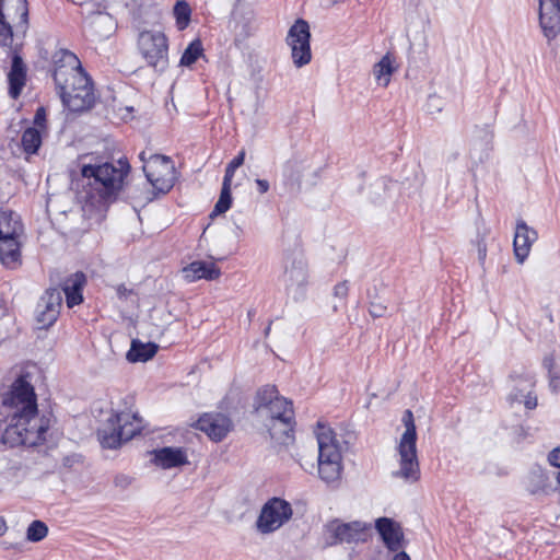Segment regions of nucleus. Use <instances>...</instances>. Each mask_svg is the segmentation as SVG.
I'll return each instance as SVG.
<instances>
[{"label":"nucleus","instance_id":"f257e3e1","mask_svg":"<svg viewBox=\"0 0 560 560\" xmlns=\"http://www.w3.org/2000/svg\"><path fill=\"white\" fill-rule=\"evenodd\" d=\"M82 190L80 199L84 208L98 212L106 211L108 206L116 201L122 190L130 165L126 159H119L116 164L101 163L93 154L80 158Z\"/></svg>","mask_w":560,"mask_h":560},{"label":"nucleus","instance_id":"f03ea898","mask_svg":"<svg viewBox=\"0 0 560 560\" xmlns=\"http://www.w3.org/2000/svg\"><path fill=\"white\" fill-rule=\"evenodd\" d=\"M401 421L405 431L396 447L399 468L393 476L407 482H416L420 479V465L417 454V429L411 410H405Z\"/></svg>","mask_w":560,"mask_h":560},{"label":"nucleus","instance_id":"7ed1b4c3","mask_svg":"<svg viewBox=\"0 0 560 560\" xmlns=\"http://www.w3.org/2000/svg\"><path fill=\"white\" fill-rule=\"evenodd\" d=\"M316 439L319 478L326 483L339 481L342 472V455L334 432L329 428L318 425Z\"/></svg>","mask_w":560,"mask_h":560},{"label":"nucleus","instance_id":"20e7f679","mask_svg":"<svg viewBox=\"0 0 560 560\" xmlns=\"http://www.w3.org/2000/svg\"><path fill=\"white\" fill-rule=\"evenodd\" d=\"M142 429L141 419L136 413L120 412L112 415L98 429V439L105 448H117L131 440Z\"/></svg>","mask_w":560,"mask_h":560},{"label":"nucleus","instance_id":"39448f33","mask_svg":"<svg viewBox=\"0 0 560 560\" xmlns=\"http://www.w3.org/2000/svg\"><path fill=\"white\" fill-rule=\"evenodd\" d=\"M56 88L63 106L70 112L88 110L94 105L93 84L85 71L77 73L66 84H57Z\"/></svg>","mask_w":560,"mask_h":560},{"label":"nucleus","instance_id":"423d86ee","mask_svg":"<svg viewBox=\"0 0 560 560\" xmlns=\"http://www.w3.org/2000/svg\"><path fill=\"white\" fill-rule=\"evenodd\" d=\"M282 282L293 300L304 298L310 282L308 264L302 250L287 253L283 260Z\"/></svg>","mask_w":560,"mask_h":560},{"label":"nucleus","instance_id":"0eeeda50","mask_svg":"<svg viewBox=\"0 0 560 560\" xmlns=\"http://www.w3.org/2000/svg\"><path fill=\"white\" fill-rule=\"evenodd\" d=\"M371 524L365 522L343 523L336 518L325 525V542L327 546L365 542L371 537Z\"/></svg>","mask_w":560,"mask_h":560},{"label":"nucleus","instance_id":"6e6552de","mask_svg":"<svg viewBox=\"0 0 560 560\" xmlns=\"http://www.w3.org/2000/svg\"><path fill=\"white\" fill-rule=\"evenodd\" d=\"M293 515L291 504L281 498L269 499L261 508L255 526L259 534L275 533L288 523Z\"/></svg>","mask_w":560,"mask_h":560},{"label":"nucleus","instance_id":"1a4fd4ad","mask_svg":"<svg viewBox=\"0 0 560 560\" xmlns=\"http://www.w3.org/2000/svg\"><path fill=\"white\" fill-rule=\"evenodd\" d=\"M138 47L148 66L158 71H164L168 65V43L161 32H142L139 35Z\"/></svg>","mask_w":560,"mask_h":560},{"label":"nucleus","instance_id":"9d476101","mask_svg":"<svg viewBox=\"0 0 560 560\" xmlns=\"http://www.w3.org/2000/svg\"><path fill=\"white\" fill-rule=\"evenodd\" d=\"M143 172L152 187L159 192H168L175 184V166L171 158L166 155H150L143 165Z\"/></svg>","mask_w":560,"mask_h":560},{"label":"nucleus","instance_id":"9b49d317","mask_svg":"<svg viewBox=\"0 0 560 560\" xmlns=\"http://www.w3.org/2000/svg\"><path fill=\"white\" fill-rule=\"evenodd\" d=\"M287 44L291 48V57L295 67L301 68L312 59L310 25L305 20L299 19L290 27Z\"/></svg>","mask_w":560,"mask_h":560},{"label":"nucleus","instance_id":"f8f14e48","mask_svg":"<svg viewBox=\"0 0 560 560\" xmlns=\"http://www.w3.org/2000/svg\"><path fill=\"white\" fill-rule=\"evenodd\" d=\"M62 305V293L57 288H49L40 296L36 307V320L40 328H48L58 318Z\"/></svg>","mask_w":560,"mask_h":560},{"label":"nucleus","instance_id":"ddd939ff","mask_svg":"<svg viewBox=\"0 0 560 560\" xmlns=\"http://www.w3.org/2000/svg\"><path fill=\"white\" fill-rule=\"evenodd\" d=\"M54 63V81L56 85L66 84L67 80H70L77 73L84 72L79 58L67 49H60L55 54Z\"/></svg>","mask_w":560,"mask_h":560},{"label":"nucleus","instance_id":"4468645a","mask_svg":"<svg viewBox=\"0 0 560 560\" xmlns=\"http://www.w3.org/2000/svg\"><path fill=\"white\" fill-rule=\"evenodd\" d=\"M539 24L548 40L557 37L560 33V0H539Z\"/></svg>","mask_w":560,"mask_h":560},{"label":"nucleus","instance_id":"2eb2a0df","mask_svg":"<svg viewBox=\"0 0 560 560\" xmlns=\"http://www.w3.org/2000/svg\"><path fill=\"white\" fill-rule=\"evenodd\" d=\"M197 428L214 441L223 440L232 429V421L222 413H206L197 421Z\"/></svg>","mask_w":560,"mask_h":560},{"label":"nucleus","instance_id":"dca6fc26","mask_svg":"<svg viewBox=\"0 0 560 560\" xmlns=\"http://www.w3.org/2000/svg\"><path fill=\"white\" fill-rule=\"evenodd\" d=\"M537 238L538 234L533 228L528 226L523 220L517 221L513 246L516 260L520 264H523L528 257L532 245Z\"/></svg>","mask_w":560,"mask_h":560},{"label":"nucleus","instance_id":"f3484780","mask_svg":"<svg viewBox=\"0 0 560 560\" xmlns=\"http://www.w3.org/2000/svg\"><path fill=\"white\" fill-rule=\"evenodd\" d=\"M375 528L388 550L396 552L401 548L404 533L398 523L388 517H380L375 521Z\"/></svg>","mask_w":560,"mask_h":560},{"label":"nucleus","instance_id":"a211bd4d","mask_svg":"<svg viewBox=\"0 0 560 560\" xmlns=\"http://www.w3.org/2000/svg\"><path fill=\"white\" fill-rule=\"evenodd\" d=\"M27 68L22 57L14 50L11 57V67L7 74L9 82V95L16 100L26 83Z\"/></svg>","mask_w":560,"mask_h":560},{"label":"nucleus","instance_id":"6ab92c4d","mask_svg":"<svg viewBox=\"0 0 560 560\" xmlns=\"http://www.w3.org/2000/svg\"><path fill=\"white\" fill-rule=\"evenodd\" d=\"M294 412L287 411L284 418L268 423V431L277 443L289 445L294 440Z\"/></svg>","mask_w":560,"mask_h":560},{"label":"nucleus","instance_id":"aec40b11","mask_svg":"<svg viewBox=\"0 0 560 560\" xmlns=\"http://www.w3.org/2000/svg\"><path fill=\"white\" fill-rule=\"evenodd\" d=\"M152 462L162 469H171L188 464L186 452L182 447H162L153 451Z\"/></svg>","mask_w":560,"mask_h":560},{"label":"nucleus","instance_id":"412c9836","mask_svg":"<svg viewBox=\"0 0 560 560\" xmlns=\"http://www.w3.org/2000/svg\"><path fill=\"white\" fill-rule=\"evenodd\" d=\"M86 277L83 272L78 271L66 279L62 291L66 295L68 307L79 305L83 301L82 290L85 285Z\"/></svg>","mask_w":560,"mask_h":560},{"label":"nucleus","instance_id":"4be33fe9","mask_svg":"<svg viewBox=\"0 0 560 560\" xmlns=\"http://www.w3.org/2000/svg\"><path fill=\"white\" fill-rule=\"evenodd\" d=\"M183 275L189 282H194L199 279L214 280L219 278L220 270L213 262L198 260L186 266L183 269Z\"/></svg>","mask_w":560,"mask_h":560},{"label":"nucleus","instance_id":"5701e85b","mask_svg":"<svg viewBox=\"0 0 560 560\" xmlns=\"http://www.w3.org/2000/svg\"><path fill=\"white\" fill-rule=\"evenodd\" d=\"M514 385L511 393L508 396V400L511 404L522 402V399L526 394L534 389L535 378L533 375L526 373L524 375H512L511 376Z\"/></svg>","mask_w":560,"mask_h":560},{"label":"nucleus","instance_id":"b1692460","mask_svg":"<svg viewBox=\"0 0 560 560\" xmlns=\"http://www.w3.org/2000/svg\"><path fill=\"white\" fill-rule=\"evenodd\" d=\"M159 347L154 342H141L138 339L132 340L131 347L127 353V359L130 362H147L152 359Z\"/></svg>","mask_w":560,"mask_h":560},{"label":"nucleus","instance_id":"393cba45","mask_svg":"<svg viewBox=\"0 0 560 560\" xmlns=\"http://www.w3.org/2000/svg\"><path fill=\"white\" fill-rule=\"evenodd\" d=\"M23 226L20 217L12 211H0V237L20 236Z\"/></svg>","mask_w":560,"mask_h":560},{"label":"nucleus","instance_id":"a878e982","mask_svg":"<svg viewBox=\"0 0 560 560\" xmlns=\"http://www.w3.org/2000/svg\"><path fill=\"white\" fill-rule=\"evenodd\" d=\"M19 236L0 237V260L10 266L18 261L20 256Z\"/></svg>","mask_w":560,"mask_h":560},{"label":"nucleus","instance_id":"bb28decb","mask_svg":"<svg viewBox=\"0 0 560 560\" xmlns=\"http://www.w3.org/2000/svg\"><path fill=\"white\" fill-rule=\"evenodd\" d=\"M394 71L395 67L393 66V59L389 54H386L373 68L375 80L382 86L388 85Z\"/></svg>","mask_w":560,"mask_h":560},{"label":"nucleus","instance_id":"cd10ccee","mask_svg":"<svg viewBox=\"0 0 560 560\" xmlns=\"http://www.w3.org/2000/svg\"><path fill=\"white\" fill-rule=\"evenodd\" d=\"M3 7L8 11L9 16H11V9H15L20 19L19 25L23 28L26 27L28 23V8L26 0H0V12H2Z\"/></svg>","mask_w":560,"mask_h":560},{"label":"nucleus","instance_id":"c85d7f7f","mask_svg":"<svg viewBox=\"0 0 560 560\" xmlns=\"http://www.w3.org/2000/svg\"><path fill=\"white\" fill-rule=\"evenodd\" d=\"M42 144L40 130L35 127L27 128L22 135V147L25 153L34 154Z\"/></svg>","mask_w":560,"mask_h":560},{"label":"nucleus","instance_id":"c756f323","mask_svg":"<svg viewBox=\"0 0 560 560\" xmlns=\"http://www.w3.org/2000/svg\"><path fill=\"white\" fill-rule=\"evenodd\" d=\"M549 486V479L545 471L540 468H534L528 477V489L532 493L546 491Z\"/></svg>","mask_w":560,"mask_h":560},{"label":"nucleus","instance_id":"7c9ffc66","mask_svg":"<svg viewBox=\"0 0 560 560\" xmlns=\"http://www.w3.org/2000/svg\"><path fill=\"white\" fill-rule=\"evenodd\" d=\"M395 183L386 179H378L371 186V200L381 203L388 197V192L395 188Z\"/></svg>","mask_w":560,"mask_h":560},{"label":"nucleus","instance_id":"2f4dec72","mask_svg":"<svg viewBox=\"0 0 560 560\" xmlns=\"http://www.w3.org/2000/svg\"><path fill=\"white\" fill-rule=\"evenodd\" d=\"M278 398H282V397L278 395V390H277L276 386L267 385V386L262 387L261 389H259L257 393L256 409L257 410H260L261 408L266 409L267 407L271 406L273 404V401H276V399H278Z\"/></svg>","mask_w":560,"mask_h":560},{"label":"nucleus","instance_id":"473e14b6","mask_svg":"<svg viewBox=\"0 0 560 560\" xmlns=\"http://www.w3.org/2000/svg\"><path fill=\"white\" fill-rule=\"evenodd\" d=\"M544 368L548 371L549 387L553 393L560 390V368L552 357H546L542 361Z\"/></svg>","mask_w":560,"mask_h":560},{"label":"nucleus","instance_id":"72a5a7b5","mask_svg":"<svg viewBox=\"0 0 560 560\" xmlns=\"http://www.w3.org/2000/svg\"><path fill=\"white\" fill-rule=\"evenodd\" d=\"M266 409L268 411L269 422L284 418V413H287V411L294 412L292 402L285 398L276 399V401Z\"/></svg>","mask_w":560,"mask_h":560},{"label":"nucleus","instance_id":"f704fd0d","mask_svg":"<svg viewBox=\"0 0 560 560\" xmlns=\"http://www.w3.org/2000/svg\"><path fill=\"white\" fill-rule=\"evenodd\" d=\"M491 139V133L485 131L483 141H474L472 147L470 149V158L479 162H482L485 159H487L490 150Z\"/></svg>","mask_w":560,"mask_h":560},{"label":"nucleus","instance_id":"c9c22d12","mask_svg":"<svg viewBox=\"0 0 560 560\" xmlns=\"http://www.w3.org/2000/svg\"><path fill=\"white\" fill-rule=\"evenodd\" d=\"M203 51L202 44L199 39L191 42L188 47L185 49L182 58L180 65L189 67L197 61V59L201 56Z\"/></svg>","mask_w":560,"mask_h":560},{"label":"nucleus","instance_id":"e433bc0d","mask_svg":"<svg viewBox=\"0 0 560 560\" xmlns=\"http://www.w3.org/2000/svg\"><path fill=\"white\" fill-rule=\"evenodd\" d=\"M48 534L47 525L42 521H33L26 530V538L30 541L37 542L43 540Z\"/></svg>","mask_w":560,"mask_h":560},{"label":"nucleus","instance_id":"4c0bfd02","mask_svg":"<svg viewBox=\"0 0 560 560\" xmlns=\"http://www.w3.org/2000/svg\"><path fill=\"white\" fill-rule=\"evenodd\" d=\"M190 8L185 1H177L174 7V15L179 30L187 27L190 20Z\"/></svg>","mask_w":560,"mask_h":560},{"label":"nucleus","instance_id":"58836bf2","mask_svg":"<svg viewBox=\"0 0 560 560\" xmlns=\"http://www.w3.org/2000/svg\"><path fill=\"white\" fill-rule=\"evenodd\" d=\"M232 205L231 188L222 187L219 200L217 201L210 217H215L226 212Z\"/></svg>","mask_w":560,"mask_h":560},{"label":"nucleus","instance_id":"ea45409f","mask_svg":"<svg viewBox=\"0 0 560 560\" xmlns=\"http://www.w3.org/2000/svg\"><path fill=\"white\" fill-rule=\"evenodd\" d=\"M12 36V25L5 20L4 13L0 12V45L10 47Z\"/></svg>","mask_w":560,"mask_h":560},{"label":"nucleus","instance_id":"a19ab883","mask_svg":"<svg viewBox=\"0 0 560 560\" xmlns=\"http://www.w3.org/2000/svg\"><path fill=\"white\" fill-rule=\"evenodd\" d=\"M90 25L94 28H98L101 26H104V25H109V27L112 26V19L109 15H106V14H102V13H96L94 14L91 19H90Z\"/></svg>","mask_w":560,"mask_h":560},{"label":"nucleus","instance_id":"79ce46f5","mask_svg":"<svg viewBox=\"0 0 560 560\" xmlns=\"http://www.w3.org/2000/svg\"><path fill=\"white\" fill-rule=\"evenodd\" d=\"M45 121H46V112L43 107H39L34 116V125L37 129H44L45 128Z\"/></svg>","mask_w":560,"mask_h":560},{"label":"nucleus","instance_id":"37998d69","mask_svg":"<svg viewBox=\"0 0 560 560\" xmlns=\"http://www.w3.org/2000/svg\"><path fill=\"white\" fill-rule=\"evenodd\" d=\"M522 402L526 409L533 410L537 407V396L530 390L523 397Z\"/></svg>","mask_w":560,"mask_h":560},{"label":"nucleus","instance_id":"c03bdc74","mask_svg":"<svg viewBox=\"0 0 560 560\" xmlns=\"http://www.w3.org/2000/svg\"><path fill=\"white\" fill-rule=\"evenodd\" d=\"M131 480H132L131 477L124 475V474H119V475L115 476L114 485L120 489H126L130 486Z\"/></svg>","mask_w":560,"mask_h":560},{"label":"nucleus","instance_id":"a18cd8bd","mask_svg":"<svg viewBox=\"0 0 560 560\" xmlns=\"http://www.w3.org/2000/svg\"><path fill=\"white\" fill-rule=\"evenodd\" d=\"M349 287L347 281H342L335 285L334 295L336 298L346 299L348 295Z\"/></svg>","mask_w":560,"mask_h":560},{"label":"nucleus","instance_id":"49530a36","mask_svg":"<svg viewBox=\"0 0 560 560\" xmlns=\"http://www.w3.org/2000/svg\"><path fill=\"white\" fill-rule=\"evenodd\" d=\"M235 171L236 170L233 166L228 164V166L225 168V174H224V177H223L222 187L231 188V186H232V178L234 176Z\"/></svg>","mask_w":560,"mask_h":560},{"label":"nucleus","instance_id":"de8ad7c7","mask_svg":"<svg viewBox=\"0 0 560 560\" xmlns=\"http://www.w3.org/2000/svg\"><path fill=\"white\" fill-rule=\"evenodd\" d=\"M10 13H11V16H9L8 13L4 14L5 20L9 19L13 23V25L18 32L21 31L22 33H25L27 26L25 28H23L21 25H19L20 19H19V15L16 14L15 9H11Z\"/></svg>","mask_w":560,"mask_h":560},{"label":"nucleus","instance_id":"09e8293b","mask_svg":"<svg viewBox=\"0 0 560 560\" xmlns=\"http://www.w3.org/2000/svg\"><path fill=\"white\" fill-rule=\"evenodd\" d=\"M477 252H478V259L481 265H483L486 257H487V246L483 241H478L477 243Z\"/></svg>","mask_w":560,"mask_h":560},{"label":"nucleus","instance_id":"8fccbe9b","mask_svg":"<svg viewBox=\"0 0 560 560\" xmlns=\"http://www.w3.org/2000/svg\"><path fill=\"white\" fill-rule=\"evenodd\" d=\"M384 313H385V307L383 305L376 304V303H371L370 314L373 317H381L384 315Z\"/></svg>","mask_w":560,"mask_h":560},{"label":"nucleus","instance_id":"3c124183","mask_svg":"<svg viewBox=\"0 0 560 560\" xmlns=\"http://www.w3.org/2000/svg\"><path fill=\"white\" fill-rule=\"evenodd\" d=\"M245 160V151L242 150L229 164L233 166L235 170H237L240 166L243 165Z\"/></svg>","mask_w":560,"mask_h":560},{"label":"nucleus","instance_id":"603ef678","mask_svg":"<svg viewBox=\"0 0 560 560\" xmlns=\"http://www.w3.org/2000/svg\"><path fill=\"white\" fill-rule=\"evenodd\" d=\"M116 292L119 299H127L130 294L133 293L131 289H128L124 284L118 285Z\"/></svg>","mask_w":560,"mask_h":560},{"label":"nucleus","instance_id":"864d4df0","mask_svg":"<svg viewBox=\"0 0 560 560\" xmlns=\"http://www.w3.org/2000/svg\"><path fill=\"white\" fill-rule=\"evenodd\" d=\"M255 182L260 194H266L269 190V183L266 179L257 178Z\"/></svg>","mask_w":560,"mask_h":560},{"label":"nucleus","instance_id":"5fc2aeb1","mask_svg":"<svg viewBox=\"0 0 560 560\" xmlns=\"http://www.w3.org/2000/svg\"><path fill=\"white\" fill-rule=\"evenodd\" d=\"M393 560H411V559L405 551H399L394 556Z\"/></svg>","mask_w":560,"mask_h":560},{"label":"nucleus","instance_id":"6e6d98bb","mask_svg":"<svg viewBox=\"0 0 560 560\" xmlns=\"http://www.w3.org/2000/svg\"><path fill=\"white\" fill-rule=\"evenodd\" d=\"M7 530L5 521L0 516V536L3 535Z\"/></svg>","mask_w":560,"mask_h":560},{"label":"nucleus","instance_id":"4d7b16f0","mask_svg":"<svg viewBox=\"0 0 560 560\" xmlns=\"http://www.w3.org/2000/svg\"><path fill=\"white\" fill-rule=\"evenodd\" d=\"M140 160L143 162V165L148 162L149 159L145 158V152H141L139 155Z\"/></svg>","mask_w":560,"mask_h":560},{"label":"nucleus","instance_id":"13d9d810","mask_svg":"<svg viewBox=\"0 0 560 560\" xmlns=\"http://www.w3.org/2000/svg\"><path fill=\"white\" fill-rule=\"evenodd\" d=\"M269 331H270V325L266 328L265 334H266V335H268V334H269Z\"/></svg>","mask_w":560,"mask_h":560}]
</instances>
